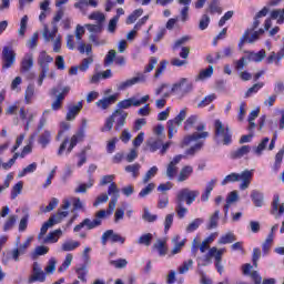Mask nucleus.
Instances as JSON below:
<instances>
[{
	"mask_svg": "<svg viewBox=\"0 0 284 284\" xmlns=\"http://www.w3.org/2000/svg\"><path fill=\"white\" fill-rule=\"evenodd\" d=\"M17 219H19L17 215H10L3 224V232H10L17 224Z\"/></svg>",
	"mask_w": 284,
	"mask_h": 284,
	"instance_id": "3c124183",
	"label": "nucleus"
},
{
	"mask_svg": "<svg viewBox=\"0 0 284 284\" xmlns=\"http://www.w3.org/2000/svg\"><path fill=\"white\" fill-rule=\"evenodd\" d=\"M166 125H168V130H169V139H172L174 136V134H176V132H179V129H178L179 125L176 124V122L174 120H169L166 122Z\"/></svg>",
	"mask_w": 284,
	"mask_h": 284,
	"instance_id": "680f3d73",
	"label": "nucleus"
},
{
	"mask_svg": "<svg viewBox=\"0 0 284 284\" xmlns=\"http://www.w3.org/2000/svg\"><path fill=\"white\" fill-rule=\"evenodd\" d=\"M221 211L216 210L213 214L209 216L207 230H216L219 227V219Z\"/></svg>",
	"mask_w": 284,
	"mask_h": 284,
	"instance_id": "f704fd0d",
	"label": "nucleus"
},
{
	"mask_svg": "<svg viewBox=\"0 0 284 284\" xmlns=\"http://www.w3.org/2000/svg\"><path fill=\"white\" fill-rule=\"evenodd\" d=\"M271 19H275L277 23H284V8L275 9L271 12Z\"/></svg>",
	"mask_w": 284,
	"mask_h": 284,
	"instance_id": "5fc2aeb1",
	"label": "nucleus"
},
{
	"mask_svg": "<svg viewBox=\"0 0 284 284\" xmlns=\"http://www.w3.org/2000/svg\"><path fill=\"white\" fill-rule=\"evenodd\" d=\"M70 209V201L65 200L62 204V210L64 211H58V213L49 219V221H52L53 225H57L58 223H61L63 219L68 216V210Z\"/></svg>",
	"mask_w": 284,
	"mask_h": 284,
	"instance_id": "a211bd4d",
	"label": "nucleus"
},
{
	"mask_svg": "<svg viewBox=\"0 0 284 284\" xmlns=\"http://www.w3.org/2000/svg\"><path fill=\"white\" fill-rule=\"evenodd\" d=\"M187 118V108H184L180 111V113L173 119L176 122L178 128L183 125V122Z\"/></svg>",
	"mask_w": 284,
	"mask_h": 284,
	"instance_id": "13d9d810",
	"label": "nucleus"
},
{
	"mask_svg": "<svg viewBox=\"0 0 284 284\" xmlns=\"http://www.w3.org/2000/svg\"><path fill=\"white\" fill-rule=\"evenodd\" d=\"M234 54V47L229 45L225 47L222 52L216 53V59H230Z\"/></svg>",
	"mask_w": 284,
	"mask_h": 284,
	"instance_id": "79ce46f5",
	"label": "nucleus"
},
{
	"mask_svg": "<svg viewBox=\"0 0 284 284\" xmlns=\"http://www.w3.org/2000/svg\"><path fill=\"white\" fill-rule=\"evenodd\" d=\"M16 60L17 53L12 50V47H4L2 50V68L6 70H8V68H12Z\"/></svg>",
	"mask_w": 284,
	"mask_h": 284,
	"instance_id": "9d476101",
	"label": "nucleus"
},
{
	"mask_svg": "<svg viewBox=\"0 0 284 284\" xmlns=\"http://www.w3.org/2000/svg\"><path fill=\"white\" fill-rule=\"evenodd\" d=\"M175 212L178 214V219H185V214H187V207L182 202H178L175 200Z\"/></svg>",
	"mask_w": 284,
	"mask_h": 284,
	"instance_id": "8fccbe9b",
	"label": "nucleus"
},
{
	"mask_svg": "<svg viewBox=\"0 0 284 284\" xmlns=\"http://www.w3.org/2000/svg\"><path fill=\"white\" fill-rule=\"evenodd\" d=\"M212 74H214V67L209 65L207 69L200 71L195 81H205V79H210L212 77Z\"/></svg>",
	"mask_w": 284,
	"mask_h": 284,
	"instance_id": "ea45409f",
	"label": "nucleus"
},
{
	"mask_svg": "<svg viewBox=\"0 0 284 284\" xmlns=\"http://www.w3.org/2000/svg\"><path fill=\"white\" fill-rule=\"evenodd\" d=\"M73 255L72 253H68L65 256L64 262L62 265L58 268V272H65L70 265H72Z\"/></svg>",
	"mask_w": 284,
	"mask_h": 284,
	"instance_id": "69168bd1",
	"label": "nucleus"
},
{
	"mask_svg": "<svg viewBox=\"0 0 284 284\" xmlns=\"http://www.w3.org/2000/svg\"><path fill=\"white\" fill-rule=\"evenodd\" d=\"M204 220L201 217H197L193 220L189 225L186 226V232L190 234L192 232H196L197 227H201L203 225Z\"/></svg>",
	"mask_w": 284,
	"mask_h": 284,
	"instance_id": "09e8293b",
	"label": "nucleus"
},
{
	"mask_svg": "<svg viewBox=\"0 0 284 284\" xmlns=\"http://www.w3.org/2000/svg\"><path fill=\"white\" fill-rule=\"evenodd\" d=\"M265 57H267V53L262 49L258 52H248L247 60L253 61L254 63H261Z\"/></svg>",
	"mask_w": 284,
	"mask_h": 284,
	"instance_id": "2f4dec72",
	"label": "nucleus"
},
{
	"mask_svg": "<svg viewBox=\"0 0 284 284\" xmlns=\"http://www.w3.org/2000/svg\"><path fill=\"white\" fill-rule=\"evenodd\" d=\"M85 29L81 24H77L74 34H68L65 37L68 50H78L80 54H92V44H85L82 41Z\"/></svg>",
	"mask_w": 284,
	"mask_h": 284,
	"instance_id": "f03ea898",
	"label": "nucleus"
},
{
	"mask_svg": "<svg viewBox=\"0 0 284 284\" xmlns=\"http://www.w3.org/2000/svg\"><path fill=\"white\" fill-rule=\"evenodd\" d=\"M138 245H145L146 247H150V245H152V234L151 233H146L141 235L138 241H136Z\"/></svg>",
	"mask_w": 284,
	"mask_h": 284,
	"instance_id": "603ef678",
	"label": "nucleus"
},
{
	"mask_svg": "<svg viewBox=\"0 0 284 284\" xmlns=\"http://www.w3.org/2000/svg\"><path fill=\"white\" fill-rule=\"evenodd\" d=\"M250 152H252V146L242 145L231 153V159H243V156H247Z\"/></svg>",
	"mask_w": 284,
	"mask_h": 284,
	"instance_id": "cd10ccee",
	"label": "nucleus"
},
{
	"mask_svg": "<svg viewBox=\"0 0 284 284\" xmlns=\"http://www.w3.org/2000/svg\"><path fill=\"white\" fill-rule=\"evenodd\" d=\"M178 2L180 6H184L180 9V21L187 23V21H190V3H192V0H179Z\"/></svg>",
	"mask_w": 284,
	"mask_h": 284,
	"instance_id": "aec40b11",
	"label": "nucleus"
},
{
	"mask_svg": "<svg viewBox=\"0 0 284 284\" xmlns=\"http://www.w3.org/2000/svg\"><path fill=\"white\" fill-rule=\"evenodd\" d=\"M258 37L260 36L256 31L247 29L240 39V50H243V45H245V43H254V41H258Z\"/></svg>",
	"mask_w": 284,
	"mask_h": 284,
	"instance_id": "ddd939ff",
	"label": "nucleus"
},
{
	"mask_svg": "<svg viewBox=\"0 0 284 284\" xmlns=\"http://www.w3.org/2000/svg\"><path fill=\"white\" fill-rule=\"evenodd\" d=\"M226 252L225 248L217 250L215 246L211 247L206 255L197 257L199 265L203 267L212 264V258L215 260V267L220 274H223V265L221 261L223 260V254Z\"/></svg>",
	"mask_w": 284,
	"mask_h": 284,
	"instance_id": "7ed1b4c3",
	"label": "nucleus"
},
{
	"mask_svg": "<svg viewBox=\"0 0 284 284\" xmlns=\"http://www.w3.org/2000/svg\"><path fill=\"white\" fill-rule=\"evenodd\" d=\"M148 101H150V95H143L140 100H139V94L122 100L118 103V108L119 110H128L130 108H132V105L134 108H140V105H144V103H148Z\"/></svg>",
	"mask_w": 284,
	"mask_h": 284,
	"instance_id": "6e6552de",
	"label": "nucleus"
},
{
	"mask_svg": "<svg viewBox=\"0 0 284 284\" xmlns=\"http://www.w3.org/2000/svg\"><path fill=\"white\" fill-rule=\"evenodd\" d=\"M267 143H270V138H264L257 146L253 148L254 154L261 156L265 148H267Z\"/></svg>",
	"mask_w": 284,
	"mask_h": 284,
	"instance_id": "49530a36",
	"label": "nucleus"
},
{
	"mask_svg": "<svg viewBox=\"0 0 284 284\" xmlns=\"http://www.w3.org/2000/svg\"><path fill=\"white\" fill-rule=\"evenodd\" d=\"M184 158H185L184 155H175L173 160L169 163L166 168L168 179L172 181V179L176 176V172L179 171V168H176V165H179Z\"/></svg>",
	"mask_w": 284,
	"mask_h": 284,
	"instance_id": "4468645a",
	"label": "nucleus"
},
{
	"mask_svg": "<svg viewBox=\"0 0 284 284\" xmlns=\"http://www.w3.org/2000/svg\"><path fill=\"white\" fill-rule=\"evenodd\" d=\"M91 21H97L98 24L103 26L105 23V14L101 11H94L89 16Z\"/></svg>",
	"mask_w": 284,
	"mask_h": 284,
	"instance_id": "c03bdc74",
	"label": "nucleus"
},
{
	"mask_svg": "<svg viewBox=\"0 0 284 284\" xmlns=\"http://www.w3.org/2000/svg\"><path fill=\"white\" fill-rule=\"evenodd\" d=\"M81 243L74 240H69L62 243L61 250L62 252H73V250H77V247H80Z\"/></svg>",
	"mask_w": 284,
	"mask_h": 284,
	"instance_id": "e433bc0d",
	"label": "nucleus"
},
{
	"mask_svg": "<svg viewBox=\"0 0 284 284\" xmlns=\"http://www.w3.org/2000/svg\"><path fill=\"white\" fill-rule=\"evenodd\" d=\"M82 28H87L91 34H101L103 32V24L87 23Z\"/></svg>",
	"mask_w": 284,
	"mask_h": 284,
	"instance_id": "a18cd8bd",
	"label": "nucleus"
},
{
	"mask_svg": "<svg viewBox=\"0 0 284 284\" xmlns=\"http://www.w3.org/2000/svg\"><path fill=\"white\" fill-rule=\"evenodd\" d=\"M108 241H111V243H121V245H123V243H125V237L115 233L114 230H108L101 236L102 245H108Z\"/></svg>",
	"mask_w": 284,
	"mask_h": 284,
	"instance_id": "9b49d317",
	"label": "nucleus"
},
{
	"mask_svg": "<svg viewBox=\"0 0 284 284\" xmlns=\"http://www.w3.org/2000/svg\"><path fill=\"white\" fill-rule=\"evenodd\" d=\"M30 243H32V237H29L18 248H13L10 252L11 258H13V261H19V256H23V254H26V252L28 251V247H30Z\"/></svg>",
	"mask_w": 284,
	"mask_h": 284,
	"instance_id": "6ab92c4d",
	"label": "nucleus"
},
{
	"mask_svg": "<svg viewBox=\"0 0 284 284\" xmlns=\"http://www.w3.org/2000/svg\"><path fill=\"white\" fill-rule=\"evenodd\" d=\"M57 32H59V29L57 28L55 23H53L52 31H50V29H48V24H44L42 37H43L44 41H54V37H57Z\"/></svg>",
	"mask_w": 284,
	"mask_h": 284,
	"instance_id": "7c9ffc66",
	"label": "nucleus"
},
{
	"mask_svg": "<svg viewBox=\"0 0 284 284\" xmlns=\"http://www.w3.org/2000/svg\"><path fill=\"white\" fill-rule=\"evenodd\" d=\"M119 192V186H116V183L112 182L108 189L109 196H111V199L119 200V196H121Z\"/></svg>",
	"mask_w": 284,
	"mask_h": 284,
	"instance_id": "052dcab7",
	"label": "nucleus"
},
{
	"mask_svg": "<svg viewBox=\"0 0 284 284\" xmlns=\"http://www.w3.org/2000/svg\"><path fill=\"white\" fill-rule=\"evenodd\" d=\"M239 181H242L240 184V190H247L250 187V183H252V176H254V173L250 170H245L241 173H237Z\"/></svg>",
	"mask_w": 284,
	"mask_h": 284,
	"instance_id": "412c9836",
	"label": "nucleus"
},
{
	"mask_svg": "<svg viewBox=\"0 0 284 284\" xmlns=\"http://www.w3.org/2000/svg\"><path fill=\"white\" fill-rule=\"evenodd\" d=\"M124 170L125 172H128V174H131L133 179H138V176L141 174V164L134 163L131 165H126Z\"/></svg>",
	"mask_w": 284,
	"mask_h": 284,
	"instance_id": "c9c22d12",
	"label": "nucleus"
},
{
	"mask_svg": "<svg viewBox=\"0 0 284 284\" xmlns=\"http://www.w3.org/2000/svg\"><path fill=\"white\" fill-rule=\"evenodd\" d=\"M214 130V140L216 143H223V145H230V143H232V131H230V126H225L221 120H215Z\"/></svg>",
	"mask_w": 284,
	"mask_h": 284,
	"instance_id": "39448f33",
	"label": "nucleus"
},
{
	"mask_svg": "<svg viewBox=\"0 0 284 284\" xmlns=\"http://www.w3.org/2000/svg\"><path fill=\"white\" fill-rule=\"evenodd\" d=\"M234 241H236V235H234V233H232V232H227L226 234L222 235L219 239L217 244L219 245H227L230 243H234Z\"/></svg>",
	"mask_w": 284,
	"mask_h": 284,
	"instance_id": "4c0bfd02",
	"label": "nucleus"
},
{
	"mask_svg": "<svg viewBox=\"0 0 284 284\" xmlns=\"http://www.w3.org/2000/svg\"><path fill=\"white\" fill-rule=\"evenodd\" d=\"M100 222L95 221V219H84L80 224L75 225L73 231L74 232H81L83 227H87V230H94V227H99Z\"/></svg>",
	"mask_w": 284,
	"mask_h": 284,
	"instance_id": "5701e85b",
	"label": "nucleus"
},
{
	"mask_svg": "<svg viewBox=\"0 0 284 284\" xmlns=\"http://www.w3.org/2000/svg\"><path fill=\"white\" fill-rule=\"evenodd\" d=\"M206 12H210V14H221V12H223V10L221 9V7H219V0H211V3L209 4V9L206 10Z\"/></svg>",
	"mask_w": 284,
	"mask_h": 284,
	"instance_id": "6e6d98bb",
	"label": "nucleus"
},
{
	"mask_svg": "<svg viewBox=\"0 0 284 284\" xmlns=\"http://www.w3.org/2000/svg\"><path fill=\"white\" fill-rule=\"evenodd\" d=\"M199 196H201V192L199 190L184 187L176 193L175 201L179 203H186V205H192V203H194Z\"/></svg>",
	"mask_w": 284,
	"mask_h": 284,
	"instance_id": "0eeeda50",
	"label": "nucleus"
},
{
	"mask_svg": "<svg viewBox=\"0 0 284 284\" xmlns=\"http://www.w3.org/2000/svg\"><path fill=\"white\" fill-rule=\"evenodd\" d=\"M136 83H145V77L143 74H140L124 82H120L116 84V90L119 91L128 90V88H132V85H136Z\"/></svg>",
	"mask_w": 284,
	"mask_h": 284,
	"instance_id": "dca6fc26",
	"label": "nucleus"
},
{
	"mask_svg": "<svg viewBox=\"0 0 284 284\" xmlns=\"http://www.w3.org/2000/svg\"><path fill=\"white\" fill-rule=\"evenodd\" d=\"M128 119V112L118 109L115 110L109 118L105 119L104 125L101 129V132H110L112 128H114L115 123V130L119 131L123 125H125V121Z\"/></svg>",
	"mask_w": 284,
	"mask_h": 284,
	"instance_id": "20e7f679",
	"label": "nucleus"
},
{
	"mask_svg": "<svg viewBox=\"0 0 284 284\" xmlns=\"http://www.w3.org/2000/svg\"><path fill=\"white\" fill-rule=\"evenodd\" d=\"M283 213H284V203L281 204V196H278V194H275L273 196L271 214H273L275 219H281V216H283Z\"/></svg>",
	"mask_w": 284,
	"mask_h": 284,
	"instance_id": "f3484780",
	"label": "nucleus"
},
{
	"mask_svg": "<svg viewBox=\"0 0 284 284\" xmlns=\"http://www.w3.org/2000/svg\"><path fill=\"white\" fill-rule=\"evenodd\" d=\"M52 139V133L49 130H45L38 139V143L42 148H47Z\"/></svg>",
	"mask_w": 284,
	"mask_h": 284,
	"instance_id": "58836bf2",
	"label": "nucleus"
},
{
	"mask_svg": "<svg viewBox=\"0 0 284 284\" xmlns=\"http://www.w3.org/2000/svg\"><path fill=\"white\" fill-rule=\"evenodd\" d=\"M251 200L253 201V205H255V207H263V205H265V195L261 191H252Z\"/></svg>",
	"mask_w": 284,
	"mask_h": 284,
	"instance_id": "a878e982",
	"label": "nucleus"
},
{
	"mask_svg": "<svg viewBox=\"0 0 284 284\" xmlns=\"http://www.w3.org/2000/svg\"><path fill=\"white\" fill-rule=\"evenodd\" d=\"M81 110H83V102H78L77 104L69 105L65 118L67 121H74Z\"/></svg>",
	"mask_w": 284,
	"mask_h": 284,
	"instance_id": "b1692460",
	"label": "nucleus"
},
{
	"mask_svg": "<svg viewBox=\"0 0 284 284\" xmlns=\"http://www.w3.org/2000/svg\"><path fill=\"white\" fill-rule=\"evenodd\" d=\"M283 156H284V146L275 154V162L273 164L274 172H278L281 170V165L283 163Z\"/></svg>",
	"mask_w": 284,
	"mask_h": 284,
	"instance_id": "a19ab883",
	"label": "nucleus"
},
{
	"mask_svg": "<svg viewBox=\"0 0 284 284\" xmlns=\"http://www.w3.org/2000/svg\"><path fill=\"white\" fill-rule=\"evenodd\" d=\"M83 139H85V131L80 130L77 134H74L71 138L70 145L67 150L68 154H70V152H72V150H74V146L77 145V143H81V141H83Z\"/></svg>",
	"mask_w": 284,
	"mask_h": 284,
	"instance_id": "bb28decb",
	"label": "nucleus"
},
{
	"mask_svg": "<svg viewBox=\"0 0 284 284\" xmlns=\"http://www.w3.org/2000/svg\"><path fill=\"white\" fill-rule=\"evenodd\" d=\"M141 14H143V9H138L134 10L126 19V24L131 26V23H134V21H136V19H139V17H141Z\"/></svg>",
	"mask_w": 284,
	"mask_h": 284,
	"instance_id": "338daca9",
	"label": "nucleus"
},
{
	"mask_svg": "<svg viewBox=\"0 0 284 284\" xmlns=\"http://www.w3.org/2000/svg\"><path fill=\"white\" fill-rule=\"evenodd\" d=\"M193 172H194V169L190 165L182 168L178 178L179 183H183V181H187V179L192 176Z\"/></svg>",
	"mask_w": 284,
	"mask_h": 284,
	"instance_id": "72a5a7b5",
	"label": "nucleus"
},
{
	"mask_svg": "<svg viewBox=\"0 0 284 284\" xmlns=\"http://www.w3.org/2000/svg\"><path fill=\"white\" fill-rule=\"evenodd\" d=\"M22 191H23V182L20 181L11 190L12 201H14V199H17L18 194H21Z\"/></svg>",
	"mask_w": 284,
	"mask_h": 284,
	"instance_id": "774afa93",
	"label": "nucleus"
},
{
	"mask_svg": "<svg viewBox=\"0 0 284 284\" xmlns=\"http://www.w3.org/2000/svg\"><path fill=\"white\" fill-rule=\"evenodd\" d=\"M171 243H173V248L171 251V256H174L176 254H181V250L185 247V240L181 241V235H174L171 240Z\"/></svg>",
	"mask_w": 284,
	"mask_h": 284,
	"instance_id": "393cba45",
	"label": "nucleus"
},
{
	"mask_svg": "<svg viewBox=\"0 0 284 284\" xmlns=\"http://www.w3.org/2000/svg\"><path fill=\"white\" fill-rule=\"evenodd\" d=\"M37 281L39 283H44L45 281V272H43V270L41 268V266L34 262L33 263V272L29 277V283H37Z\"/></svg>",
	"mask_w": 284,
	"mask_h": 284,
	"instance_id": "2eb2a0df",
	"label": "nucleus"
},
{
	"mask_svg": "<svg viewBox=\"0 0 284 284\" xmlns=\"http://www.w3.org/2000/svg\"><path fill=\"white\" fill-rule=\"evenodd\" d=\"M281 61H283V59L278 58V51H272L266 58V63H268V65H272V63H275V65H281Z\"/></svg>",
	"mask_w": 284,
	"mask_h": 284,
	"instance_id": "4d7b16f0",
	"label": "nucleus"
},
{
	"mask_svg": "<svg viewBox=\"0 0 284 284\" xmlns=\"http://www.w3.org/2000/svg\"><path fill=\"white\" fill-rule=\"evenodd\" d=\"M54 61V58L50 57L45 51L40 52L38 57V64L41 68L40 75L38 78V85H43V79H45V75L48 72H50V63Z\"/></svg>",
	"mask_w": 284,
	"mask_h": 284,
	"instance_id": "423d86ee",
	"label": "nucleus"
},
{
	"mask_svg": "<svg viewBox=\"0 0 284 284\" xmlns=\"http://www.w3.org/2000/svg\"><path fill=\"white\" fill-rule=\"evenodd\" d=\"M195 130L196 132L184 136L183 141L180 143V148H187V145H192V143H195L193 146L185 151V154L187 156H194L196 152H200V150L203 148V141L200 140L207 139V136H210V132L203 131L205 130V122H199L195 125Z\"/></svg>",
	"mask_w": 284,
	"mask_h": 284,
	"instance_id": "f257e3e1",
	"label": "nucleus"
},
{
	"mask_svg": "<svg viewBox=\"0 0 284 284\" xmlns=\"http://www.w3.org/2000/svg\"><path fill=\"white\" fill-rule=\"evenodd\" d=\"M116 101H119V94L115 93V94L104 97V98L98 100L95 102V105H97L98 110L105 111V110H110V108H112V105H114V103H116Z\"/></svg>",
	"mask_w": 284,
	"mask_h": 284,
	"instance_id": "f8f14e48",
	"label": "nucleus"
},
{
	"mask_svg": "<svg viewBox=\"0 0 284 284\" xmlns=\"http://www.w3.org/2000/svg\"><path fill=\"white\" fill-rule=\"evenodd\" d=\"M192 265H194V261L193 260H186L182 263V265L179 266L178 272L179 274H187V272H190V268L192 267Z\"/></svg>",
	"mask_w": 284,
	"mask_h": 284,
	"instance_id": "864d4df0",
	"label": "nucleus"
},
{
	"mask_svg": "<svg viewBox=\"0 0 284 284\" xmlns=\"http://www.w3.org/2000/svg\"><path fill=\"white\" fill-rule=\"evenodd\" d=\"M61 236H63V231L61 229L54 230L48 234L43 243H57Z\"/></svg>",
	"mask_w": 284,
	"mask_h": 284,
	"instance_id": "473e14b6",
	"label": "nucleus"
},
{
	"mask_svg": "<svg viewBox=\"0 0 284 284\" xmlns=\"http://www.w3.org/2000/svg\"><path fill=\"white\" fill-rule=\"evenodd\" d=\"M236 182H239V173H230L222 180L221 185L225 186L230 183H236Z\"/></svg>",
	"mask_w": 284,
	"mask_h": 284,
	"instance_id": "bf43d9fd",
	"label": "nucleus"
},
{
	"mask_svg": "<svg viewBox=\"0 0 284 284\" xmlns=\"http://www.w3.org/2000/svg\"><path fill=\"white\" fill-rule=\"evenodd\" d=\"M171 92L176 97H185L192 92V84L187 78H182L172 85Z\"/></svg>",
	"mask_w": 284,
	"mask_h": 284,
	"instance_id": "1a4fd4ad",
	"label": "nucleus"
},
{
	"mask_svg": "<svg viewBox=\"0 0 284 284\" xmlns=\"http://www.w3.org/2000/svg\"><path fill=\"white\" fill-rule=\"evenodd\" d=\"M87 57L88 58H84L79 65V70L81 72H85L90 68V65H92V63H94V58H93L92 53H90L89 55L87 54Z\"/></svg>",
	"mask_w": 284,
	"mask_h": 284,
	"instance_id": "37998d69",
	"label": "nucleus"
},
{
	"mask_svg": "<svg viewBox=\"0 0 284 284\" xmlns=\"http://www.w3.org/2000/svg\"><path fill=\"white\" fill-rule=\"evenodd\" d=\"M45 274H54L57 272V258L51 257L44 268Z\"/></svg>",
	"mask_w": 284,
	"mask_h": 284,
	"instance_id": "0e129e2a",
	"label": "nucleus"
},
{
	"mask_svg": "<svg viewBox=\"0 0 284 284\" xmlns=\"http://www.w3.org/2000/svg\"><path fill=\"white\" fill-rule=\"evenodd\" d=\"M32 65H34V57L32 53H27L21 62L22 72H29Z\"/></svg>",
	"mask_w": 284,
	"mask_h": 284,
	"instance_id": "c756f323",
	"label": "nucleus"
},
{
	"mask_svg": "<svg viewBox=\"0 0 284 284\" xmlns=\"http://www.w3.org/2000/svg\"><path fill=\"white\" fill-rule=\"evenodd\" d=\"M37 97L34 84H29L24 91V102L27 105H30L33 103L34 99Z\"/></svg>",
	"mask_w": 284,
	"mask_h": 284,
	"instance_id": "c85d7f7f",
	"label": "nucleus"
},
{
	"mask_svg": "<svg viewBox=\"0 0 284 284\" xmlns=\"http://www.w3.org/2000/svg\"><path fill=\"white\" fill-rule=\"evenodd\" d=\"M199 121V115H191L189 116L184 122V130L187 132L191 128H194L196 125V122Z\"/></svg>",
	"mask_w": 284,
	"mask_h": 284,
	"instance_id": "e2e57ef3",
	"label": "nucleus"
},
{
	"mask_svg": "<svg viewBox=\"0 0 284 284\" xmlns=\"http://www.w3.org/2000/svg\"><path fill=\"white\" fill-rule=\"evenodd\" d=\"M153 248L158 250V252L161 256H165V254H168V246H165V241H163V240H158L153 244Z\"/></svg>",
	"mask_w": 284,
	"mask_h": 284,
	"instance_id": "de8ad7c7",
	"label": "nucleus"
},
{
	"mask_svg": "<svg viewBox=\"0 0 284 284\" xmlns=\"http://www.w3.org/2000/svg\"><path fill=\"white\" fill-rule=\"evenodd\" d=\"M51 97H57L55 101H53L51 104V110H53L54 112H57L58 110H61L65 95H63V93H59V89L53 88L51 89Z\"/></svg>",
	"mask_w": 284,
	"mask_h": 284,
	"instance_id": "4be33fe9",
	"label": "nucleus"
}]
</instances>
